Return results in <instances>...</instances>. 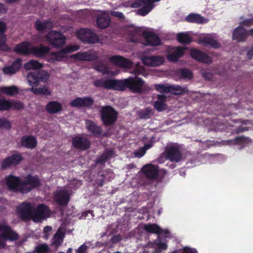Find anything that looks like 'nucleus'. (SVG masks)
<instances>
[{
  "label": "nucleus",
  "instance_id": "nucleus-48",
  "mask_svg": "<svg viewBox=\"0 0 253 253\" xmlns=\"http://www.w3.org/2000/svg\"><path fill=\"white\" fill-rule=\"evenodd\" d=\"M155 88L156 91L161 93H169V85L164 84H156Z\"/></svg>",
  "mask_w": 253,
  "mask_h": 253
},
{
  "label": "nucleus",
  "instance_id": "nucleus-58",
  "mask_svg": "<svg viewBox=\"0 0 253 253\" xmlns=\"http://www.w3.org/2000/svg\"><path fill=\"white\" fill-rule=\"evenodd\" d=\"M111 15L115 17L118 18L119 19H124L125 16L123 12L119 11H113L111 12Z\"/></svg>",
  "mask_w": 253,
  "mask_h": 253
},
{
  "label": "nucleus",
  "instance_id": "nucleus-19",
  "mask_svg": "<svg viewBox=\"0 0 253 253\" xmlns=\"http://www.w3.org/2000/svg\"><path fill=\"white\" fill-rule=\"evenodd\" d=\"M5 181L9 189L22 194V180L20 178L10 175L5 178Z\"/></svg>",
  "mask_w": 253,
  "mask_h": 253
},
{
  "label": "nucleus",
  "instance_id": "nucleus-27",
  "mask_svg": "<svg viewBox=\"0 0 253 253\" xmlns=\"http://www.w3.org/2000/svg\"><path fill=\"white\" fill-rule=\"evenodd\" d=\"M5 30V24L3 22H0V50L8 51L10 50V48L5 43L6 37L4 35Z\"/></svg>",
  "mask_w": 253,
  "mask_h": 253
},
{
  "label": "nucleus",
  "instance_id": "nucleus-11",
  "mask_svg": "<svg viewBox=\"0 0 253 253\" xmlns=\"http://www.w3.org/2000/svg\"><path fill=\"white\" fill-rule=\"evenodd\" d=\"M85 126L88 132L90 133L92 136L96 138L101 136L103 137H108L109 135L108 132H105L102 134V128L91 120H86L85 121Z\"/></svg>",
  "mask_w": 253,
  "mask_h": 253
},
{
  "label": "nucleus",
  "instance_id": "nucleus-24",
  "mask_svg": "<svg viewBox=\"0 0 253 253\" xmlns=\"http://www.w3.org/2000/svg\"><path fill=\"white\" fill-rule=\"evenodd\" d=\"M141 171L145 176L151 179H154L158 176V167L155 165L150 164L144 165Z\"/></svg>",
  "mask_w": 253,
  "mask_h": 253
},
{
  "label": "nucleus",
  "instance_id": "nucleus-32",
  "mask_svg": "<svg viewBox=\"0 0 253 253\" xmlns=\"http://www.w3.org/2000/svg\"><path fill=\"white\" fill-rule=\"evenodd\" d=\"M185 21L190 23L204 24L207 20L201 15L196 13H191L185 17Z\"/></svg>",
  "mask_w": 253,
  "mask_h": 253
},
{
  "label": "nucleus",
  "instance_id": "nucleus-8",
  "mask_svg": "<svg viewBox=\"0 0 253 253\" xmlns=\"http://www.w3.org/2000/svg\"><path fill=\"white\" fill-rule=\"evenodd\" d=\"M34 208L29 202H24L18 206L17 212L19 217L25 221H28L32 219Z\"/></svg>",
  "mask_w": 253,
  "mask_h": 253
},
{
  "label": "nucleus",
  "instance_id": "nucleus-14",
  "mask_svg": "<svg viewBox=\"0 0 253 253\" xmlns=\"http://www.w3.org/2000/svg\"><path fill=\"white\" fill-rule=\"evenodd\" d=\"M18 234L12 230L9 225L0 224V237L4 240L11 241H15L18 239Z\"/></svg>",
  "mask_w": 253,
  "mask_h": 253
},
{
  "label": "nucleus",
  "instance_id": "nucleus-50",
  "mask_svg": "<svg viewBox=\"0 0 253 253\" xmlns=\"http://www.w3.org/2000/svg\"><path fill=\"white\" fill-rule=\"evenodd\" d=\"M152 146H153V145L151 143L145 144L144 147L140 149L139 152L135 153V155L137 157H141L145 154L146 150L150 149Z\"/></svg>",
  "mask_w": 253,
  "mask_h": 253
},
{
  "label": "nucleus",
  "instance_id": "nucleus-13",
  "mask_svg": "<svg viewBox=\"0 0 253 253\" xmlns=\"http://www.w3.org/2000/svg\"><path fill=\"white\" fill-rule=\"evenodd\" d=\"M94 103V100L90 96H84L83 97H77L71 101L69 105L71 107L90 108Z\"/></svg>",
  "mask_w": 253,
  "mask_h": 253
},
{
  "label": "nucleus",
  "instance_id": "nucleus-51",
  "mask_svg": "<svg viewBox=\"0 0 253 253\" xmlns=\"http://www.w3.org/2000/svg\"><path fill=\"white\" fill-rule=\"evenodd\" d=\"M11 128V123L5 118H0V128L9 129Z\"/></svg>",
  "mask_w": 253,
  "mask_h": 253
},
{
  "label": "nucleus",
  "instance_id": "nucleus-1",
  "mask_svg": "<svg viewBox=\"0 0 253 253\" xmlns=\"http://www.w3.org/2000/svg\"><path fill=\"white\" fill-rule=\"evenodd\" d=\"M93 85L97 88L108 90L124 91L129 88L132 92L142 93L145 90V82L137 77H129L124 80L117 79H97L93 82Z\"/></svg>",
  "mask_w": 253,
  "mask_h": 253
},
{
  "label": "nucleus",
  "instance_id": "nucleus-63",
  "mask_svg": "<svg viewBox=\"0 0 253 253\" xmlns=\"http://www.w3.org/2000/svg\"><path fill=\"white\" fill-rule=\"evenodd\" d=\"M166 101V96L164 94H158L157 95V101L155 102H158L161 103H165Z\"/></svg>",
  "mask_w": 253,
  "mask_h": 253
},
{
  "label": "nucleus",
  "instance_id": "nucleus-43",
  "mask_svg": "<svg viewBox=\"0 0 253 253\" xmlns=\"http://www.w3.org/2000/svg\"><path fill=\"white\" fill-rule=\"evenodd\" d=\"M94 69L103 75H108L109 71L108 66L103 63L94 64Z\"/></svg>",
  "mask_w": 253,
  "mask_h": 253
},
{
  "label": "nucleus",
  "instance_id": "nucleus-5",
  "mask_svg": "<svg viewBox=\"0 0 253 253\" xmlns=\"http://www.w3.org/2000/svg\"><path fill=\"white\" fill-rule=\"evenodd\" d=\"M161 0H136L132 2L131 6L132 8H139L137 14L145 16L150 12L155 7L154 3L158 2Z\"/></svg>",
  "mask_w": 253,
  "mask_h": 253
},
{
  "label": "nucleus",
  "instance_id": "nucleus-64",
  "mask_svg": "<svg viewBox=\"0 0 253 253\" xmlns=\"http://www.w3.org/2000/svg\"><path fill=\"white\" fill-rule=\"evenodd\" d=\"M235 141L237 144L242 143L246 141V137L244 136H238L235 139Z\"/></svg>",
  "mask_w": 253,
  "mask_h": 253
},
{
  "label": "nucleus",
  "instance_id": "nucleus-41",
  "mask_svg": "<svg viewBox=\"0 0 253 253\" xmlns=\"http://www.w3.org/2000/svg\"><path fill=\"white\" fill-rule=\"evenodd\" d=\"M165 241V239L161 238H158L157 239L155 240L154 246L158 250L159 252L167 250V245Z\"/></svg>",
  "mask_w": 253,
  "mask_h": 253
},
{
  "label": "nucleus",
  "instance_id": "nucleus-52",
  "mask_svg": "<svg viewBox=\"0 0 253 253\" xmlns=\"http://www.w3.org/2000/svg\"><path fill=\"white\" fill-rule=\"evenodd\" d=\"M64 235L62 233L55 234L54 240L53 241V244L58 247L63 243Z\"/></svg>",
  "mask_w": 253,
  "mask_h": 253
},
{
  "label": "nucleus",
  "instance_id": "nucleus-34",
  "mask_svg": "<svg viewBox=\"0 0 253 253\" xmlns=\"http://www.w3.org/2000/svg\"><path fill=\"white\" fill-rule=\"evenodd\" d=\"M36 30L40 32H42L46 30H50L52 28L53 23L49 20H45L43 22L37 20L35 23Z\"/></svg>",
  "mask_w": 253,
  "mask_h": 253
},
{
  "label": "nucleus",
  "instance_id": "nucleus-53",
  "mask_svg": "<svg viewBox=\"0 0 253 253\" xmlns=\"http://www.w3.org/2000/svg\"><path fill=\"white\" fill-rule=\"evenodd\" d=\"M79 49V45L73 44V45H69L62 49V50L64 51L67 54L71 53L73 52H75L77 50Z\"/></svg>",
  "mask_w": 253,
  "mask_h": 253
},
{
  "label": "nucleus",
  "instance_id": "nucleus-37",
  "mask_svg": "<svg viewBox=\"0 0 253 253\" xmlns=\"http://www.w3.org/2000/svg\"><path fill=\"white\" fill-rule=\"evenodd\" d=\"M144 229L147 233H155L158 235L163 233V229L155 223L145 224Z\"/></svg>",
  "mask_w": 253,
  "mask_h": 253
},
{
  "label": "nucleus",
  "instance_id": "nucleus-62",
  "mask_svg": "<svg viewBox=\"0 0 253 253\" xmlns=\"http://www.w3.org/2000/svg\"><path fill=\"white\" fill-rule=\"evenodd\" d=\"M121 240L122 237L120 234H116L113 236L112 238H111V241H112L113 243H117L121 241Z\"/></svg>",
  "mask_w": 253,
  "mask_h": 253
},
{
  "label": "nucleus",
  "instance_id": "nucleus-16",
  "mask_svg": "<svg viewBox=\"0 0 253 253\" xmlns=\"http://www.w3.org/2000/svg\"><path fill=\"white\" fill-rule=\"evenodd\" d=\"M54 201L60 207H66L70 201L69 191L66 190H60L56 191L54 194Z\"/></svg>",
  "mask_w": 253,
  "mask_h": 253
},
{
  "label": "nucleus",
  "instance_id": "nucleus-21",
  "mask_svg": "<svg viewBox=\"0 0 253 253\" xmlns=\"http://www.w3.org/2000/svg\"><path fill=\"white\" fill-rule=\"evenodd\" d=\"M190 55L192 58L198 60L201 63L210 64L211 63V57L198 49H192L190 51Z\"/></svg>",
  "mask_w": 253,
  "mask_h": 253
},
{
  "label": "nucleus",
  "instance_id": "nucleus-23",
  "mask_svg": "<svg viewBox=\"0 0 253 253\" xmlns=\"http://www.w3.org/2000/svg\"><path fill=\"white\" fill-rule=\"evenodd\" d=\"M110 60L117 66L126 69H131L133 66L132 61L129 59L119 55L112 56L110 57Z\"/></svg>",
  "mask_w": 253,
  "mask_h": 253
},
{
  "label": "nucleus",
  "instance_id": "nucleus-39",
  "mask_svg": "<svg viewBox=\"0 0 253 253\" xmlns=\"http://www.w3.org/2000/svg\"><path fill=\"white\" fill-rule=\"evenodd\" d=\"M113 151L112 150H107L103 153L102 155H100L95 160V163L99 164H104L108 159L113 157Z\"/></svg>",
  "mask_w": 253,
  "mask_h": 253
},
{
  "label": "nucleus",
  "instance_id": "nucleus-60",
  "mask_svg": "<svg viewBox=\"0 0 253 253\" xmlns=\"http://www.w3.org/2000/svg\"><path fill=\"white\" fill-rule=\"evenodd\" d=\"M182 253H198V251L194 248L185 247L183 249Z\"/></svg>",
  "mask_w": 253,
  "mask_h": 253
},
{
  "label": "nucleus",
  "instance_id": "nucleus-12",
  "mask_svg": "<svg viewBox=\"0 0 253 253\" xmlns=\"http://www.w3.org/2000/svg\"><path fill=\"white\" fill-rule=\"evenodd\" d=\"M164 154L167 159L171 162L178 163L182 160V155L177 146L172 145L167 147Z\"/></svg>",
  "mask_w": 253,
  "mask_h": 253
},
{
  "label": "nucleus",
  "instance_id": "nucleus-7",
  "mask_svg": "<svg viewBox=\"0 0 253 253\" xmlns=\"http://www.w3.org/2000/svg\"><path fill=\"white\" fill-rule=\"evenodd\" d=\"M77 36L84 43L94 44L99 41L97 34L92 30L87 28H82L77 31Z\"/></svg>",
  "mask_w": 253,
  "mask_h": 253
},
{
  "label": "nucleus",
  "instance_id": "nucleus-6",
  "mask_svg": "<svg viewBox=\"0 0 253 253\" xmlns=\"http://www.w3.org/2000/svg\"><path fill=\"white\" fill-rule=\"evenodd\" d=\"M46 41L53 47L61 48L65 44L66 37L62 33L55 30L50 31L46 35Z\"/></svg>",
  "mask_w": 253,
  "mask_h": 253
},
{
  "label": "nucleus",
  "instance_id": "nucleus-2",
  "mask_svg": "<svg viewBox=\"0 0 253 253\" xmlns=\"http://www.w3.org/2000/svg\"><path fill=\"white\" fill-rule=\"evenodd\" d=\"M142 37L144 39L145 45L155 46L161 44V39L153 32L144 31L139 27L128 31V39L130 42L141 43Z\"/></svg>",
  "mask_w": 253,
  "mask_h": 253
},
{
  "label": "nucleus",
  "instance_id": "nucleus-20",
  "mask_svg": "<svg viewBox=\"0 0 253 253\" xmlns=\"http://www.w3.org/2000/svg\"><path fill=\"white\" fill-rule=\"evenodd\" d=\"M248 30L241 26H238L233 30L232 40L238 42H245L248 39Z\"/></svg>",
  "mask_w": 253,
  "mask_h": 253
},
{
  "label": "nucleus",
  "instance_id": "nucleus-49",
  "mask_svg": "<svg viewBox=\"0 0 253 253\" xmlns=\"http://www.w3.org/2000/svg\"><path fill=\"white\" fill-rule=\"evenodd\" d=\"M49 249L48 246L45 244H42L37 246L35 249V252L36 253H47Z\"/></svg>",
  "mask_w": 253,
  "mask_h": 253
},
{
  "label": "nucleus",
  "instance_id": "nucleus-18",
  "mask_svg": "<svg viewBox=\"0 0 253 253\" xmlns=\"http://www.w3.org/2000/svg\"><path fill=\"white\" fill-rule=\"evenodd\" d=\"M142 63L149 67H158L165 62L164 57L161 55L145 56L142 58Z\"/></svg>",
  "mask_w": 253,
  "mask_h": 253
},
{
  "label": "nucleus",
  "instance_id": "nucleus-22",
  "mask_svg": "<svg viewBox=\"0 0 253 253\" xmlns=\"http://www.w3.org/2000/svg\"><path fill=\"white\" fill-rule=\"evenodd\" d=\"M198 44L205 46H210L214 48H218L220 47L219 43L216 40L213 39L211 35H207L199 37L197 40Z\"/></svg>",
  "mask_w": 253,
  "mask_h": 253
},
{
  "label": "nucleus",
  "instance_id": "nucleus-44",
  "mask_svg": "<svg viewBox=\"0 0 253 253\" xmlns=\"http://www.w3.org/2000/svg\"><path fill=\"white\" fill-rule=\"evenodd\" d=\"M153 115L152 109L150 107L145 108L139 112V116L140 118L143 119H148L150 118Z\"/></svg>",
  "mask_w": 253,
  "mask_h": 253
},
{
  "label": "nucleus",
  "instance_id": "nucleus-46",
  "mask_svg": "<svg viewBox=\"0 0 253 253\" xmlns=\"http://www.w3.org/2000/svg\"><path fill=\"white\" fill-rule=\"evenodd\" d=\"M7 158L13 163V166L17 165L19 162L23 160V157L19 154H13Z\"/></svg>",
  "mask_w": 253,
  "mask_h": 253
},
{
  "label": "nucleus",
  "instance_id": "nucleus-56",
  "mask_svg": "<svg viewBox=\"0 0 253 253\" xmlns=\"http://www.w3.org/2000/svg\"><path fill=\"white\" fill-rule=\"evenodd\" d=\"M11 166H13V163L7 158L3 160L1 163V167L2 169H6Z\"/></svg>",
  "mask_w": 253,
  "mask_h": 253
},
{
  "label": "nucleus",
  "instance_id": "nucleus-26",
  "mask_svg": "<svg viewBox=\"0 0 253 253\" xmlns=\"http://www.w3.org/2000/svg\"><path fill=\"white\" fill-rule=\"evenodd\" d=\"M111 19L108 14H98L96 17V25L98 28L104 29L110 25Z\"/></svg>",
  "mask_w": 253,
  "mask_h": 253
},
{
  "label": "nucleus",
  "instance_id": "nucleus-28",
  "mask_svg": "<svg viewBox=\"0 0 253 253\" xmlns=\"http://www.w3.org/2000/svg\"><path fill=\"white\" fill-rule=\"evenodd\" d=\"M22 60L21 58H18L9 66H5L3 68V73L6 75H12L15 74L21 66Z\"/></svg>",
  "mask_w": 253,
  "mask_h": 253
},
{
  "label": "nucleus",
  "instance_id": "nucleus-29",
  "mask_svg": "<svg viewBox=\"0 0 253 253\" xmlns=\"http://www.w3.org/2000/svg\"><path fill=\"white\" fill-rule=\"evenodd\" d=\"M71 58L77 60L91 61L95 59L97 56L88 51H84L74 54L71 55Z\"/></svg>",
  "mask_w": 253,
  "mask_h": 253
},
{
  "label": "nucleus",
  "instance_id": "nucleus-31",
  "mask_svg": "<svg viewBox=\"0 0 253 253\" xmlns=\"http://www.w3.org/2000/svg\"><path fill=\"white\" fill-rule=\"evenodd\" d=\"M62 110V105L60 102L55 101H50L47 103L46 110L50 114H55Z\"/></svg>",
  "mask_w": 253,
  "mask_h": 253
},
{
  "label": "nucleus",
  "instance_id": "nucleus-40",
  "mask_svg": "<svg viewBox=\"0 0 253 253\" xmlns=\"http://www.w3.org/2000/svg\"><path fill=\"white\" fill-rule=\"evenodd\" d=\"M177 41L179 43L184 44H189L192 42V38L188 33H181L177 34Z\"/></svg>",
  "mask_w": 253,
  "mask_h": 253
},
{
  "label": "nucleus",
  "instance_id": "nucleus-55",
  "mask_svg": "<svg viewBox=\"0 0 253 253\" xmlns=\"http://www.w3.org/2000/svg\"><path fill=\"white\" fill-rule=\"evenodd\" d=\"M153 106H154L155 109L159 112H162L166 109V104L165 103L155 102Z\"/></svg>",
  "mask_w": 253,
  "mask_h": 253
},
{
  "label": "nucleus",
  "instance_id": "nucleus-25",
  "mask_svg": "<svg viewBox=\"0 0 253 253\" xmlns=\"http://www.w3.org/2000/svg\"><path fill=\"white\" fill-rule=\"evenodd\" d=\"M21 146L29 149H35L37 145L36 138L33 135H23L20 139Z\"/></svg>",
  "mask_w": 253,
  "mask_h": 253
},
{
  "label": "nucleus",
  "instance_id": "nucleus-3",
  "mask_svg": "<svg viewBox=\"0 0 253 253\" xmlns=\"http://www.w3.org/2000/svg\"><path fill=\"white\" fill-rule=\"evenodd\" d=\"M48 77L49 75L44 70L36 71L28 73L26 77L27 80H28L29 84L32 86L29 90L34 93V94L50 95L51 92L46 86L39 88L34 87L39 86L40 82H46Z\"/></svg>",
  "mask_w": 253,
  "mask_h": 253
},
{
  "label": "nucleus",
  "instance_id": "nucleus-30",
  "mask_svg": "<svg viewBox=\"0 0 253 253\" xmlns=\"http://www.w3.org/2000/svg\"><path fill=\"white\" fill-rule=\"evenodd\" d=\"M29 42H25L16 45L13 52L20 55H28L31 54V48L29 47Z\"/></svg>",
  "mask_w": 253,
  "mask_h": 253
},
{
  "label": "nucleus",
  "instance_id": "nucleus-54",
  "mask_svg": "<svg viewBox=\"0 0 253 253\" xmlns=\"http://www.w3.org/2000/svg\"><path fill=\"white\" fill-rule=\"evenodd\" d=\"M9 110V101L5 99H0V111Z\"/></svg>",
  "mask_w": 253,
  "mask_h": 253
},
{
  "label": "nucleus",
  "instance_id": "nucleus-4",
  "mask_svg": "<svg viewBox=\"0 0 253 253\" xmlns=\"http://www.w3.org/2000/svg\"><path fill=\"white\" fill-rule=\"evenodd\" d=\"M100 112L101 121L104 126H110L116 123L118 113L113 107L105 106L102 107Z\"/></svg>",
  "mask_w": 253,
  "mask_h": 253
},
{
  "label": "nucleus",
  "instance_id": "nucleus-15",
  "mask_svg": "<svg viewBox=\"0 0 253 253\" xmlns=\"http://www.w3.org/2000/svg\"><path fill=\"white\" fill-rule=\"evenodd\" d=\"M186 49L187 48L186 47L174 46L171 47L169 53L167 54V59L172 62H176L184 55Z\"/></svg>",
  "mask_w": 253,
  "mask_h": 253
},
{
  "label": "nucleus",
  "instance_id": "nucleus-42",
  "mask_svg": "<svg viewBox=\"0 0 253 253\" xmlns=\"http://www.w3.org/2000/svg\"><path fill=\"white\" fill-rule=\"evenodd\" d=\"M0 91L4 94L9 96H13L18 93V88L14 85L2 87L0 88Z\"/></svg>",
  "mask_w": 253,
  "mask_h": 253
},
{
  "label": "nucleus",
  "instance_id": "nucleus-35",
  "mask_svg": "<svg viewBox=\"0 0 253 253\" xmlns=\"http://www.w3.org/2000/svg\"><path fill=\"white\" fill-rule=\"evenodd\" d=\"M67 53L61 49L58 51L52 52L50 53V57L49 58L50 62L53 63L55 61L61 62L63 58H65Z\"/></svg>",
  "mask_w": 253,
  "mask_h": 253
},
{
  "label": "nucleus",
  "instance_id": "nucleus-45",
  "mask_svg": "<svg viewBox=\"0 0 253 253\" xmlns=\"http://www.w3.org/2000/svg\"><path fill=\"white\" fill-rule=\"evenodd\" d=\"M169 90L173 94H182L187 92V88H183L180 85H169Z\"/></svg>",
  "mask_w": 253,
  "mask_h": 253
},
{
  "label": "nucleus",
  "instance_id": "nucleus-57",
  "mask_svg": "<svg viewBox=\"0 0 253 253\" xmlns=\"http://www.w3.org/2000/svg\"><path fill=\"white\" fill-rule=\"evenodd\" d=\"M240 24L246 27L253 25V18L251 19H245L241 22Z\"/></svg>",
  "mask_w": 253,
  "mask_h": 253
},
{
  "label": "nucleus",
  "instance_id": "nucleus-61",
  "mask_svg": "<svg viewBox=\"0 0 253 253\" xmlns=\"http://www.w3.org/2000/svg\"><path fill=\"white\" fill-rule=\"evenodd\" d=\"M87 246L85 244L81 246L76 250V253H86Z\"/></svg>",
  "mask_w": 253,
  "mask_h": 253
},
{
  "label": "nucleus",
  "instance_id": "nucleus-59",
  "mask_svg": "<svg viewBox=\"0 0 253 253\" xmlns=\"http://www.w3.org/2000/svg\"><path fill=\"white\" fill-rule=\"evenodd\" d=\"M105 176L104 174H101L100 175V178L97 179V184L98 186L101 187H102L104 183H105Z\"/></svg>",
  "mask_w": 253,
  "mask_h": 253
},
{
  "label": "nucleus",
  "instance_id": "nucleus-38",
  "mask_svg": "<svg viewBox=\"0 0 253 253\" xmlns=\"http://www.w3.org/2000/svg\"><path fill=\"white\" fill-rule=\"evenodd\" d=\"M42 64L40 63L39 61L36 60H31V61L27 62L26 64L24 65V68L26 70H30L33 69L34 71H42V70H36V69H42Z\"/></svg>",
  "mask_w": 253,
  "mask_h": 253
},
{
  "label": "nucleus",
  "instance_id": "nucleus-36",
  "mask_svg": "<svg viewBox=\"0 0 253 253\" xmlns=\"http://www.w3.org/2000/svg\"><path fill=\"white\" fill-rule=\"evenodd\" d=\"M176 75L183 80H191L193 78L192 72L187 68H180L176 70Z\"/></svg>",
  "mask_w": 253,
  "mask_h": 253
},
{
  "label": "nucleus",
  "instance_id": "nucleus-17",
  "mask_svg": "<svg viewBox=\"0 0 253 253\" xmlns=\"http://www.w3.org/2000/svg\"><path fill=\"white\" fill-rule=\"evenodd\" d=\"M72 145L74 148L81 151H85L89 148L90 143L86 137L76 136L72 139Z\"/></svg>",
  "mask_w": 253,
  "mask_h": 253
},
{
  "label": "nucleus",
  "instance_id": "nucleus-10",
  "mask_svg": "<svg viewBox=\"0 0 253 253\" xmlns=\"http://www.w3.org/2000/svg\"><path fill=\"white\" fill-rule=\"evenodd\" d=\"M49 207L44 204H40L37 209H34L32 220L35 222H42L45 218L49 217Z\"/></svg>",
  "mask_w": 253,
  "mask_h": 253
},
{
  "label": "nucleus",
  "instance_id": "nucleus-9",
  "mask_svg": "<svg viewBox=\"0 0 253 253\" xmlns=\"http://www.w3.org/2000/svg\"><path fill=\"white\" fill-rule=\"evenodd\" d=\"M41 185L39 178L36 176L30 174H28L22 180V194H26L36 187H39Z\"/></svg>",
  "mask_w": 253,
  "mask_h": 253
},
{
  "label": "nucleus",
  "instance_id": "nucleus-33",
  "mask_svg": "<svg viewBox=\"0 0 253 253\" xmlns=\"http://www.w3.org/2000/svg\"><path fill=\"white\" fill-rule=\"evenodd\" d=\"M49 51V47L41 45L39 47L34 46L31 47V54L36 56L37 57H43L48 54Z\"/></svg>",
  "mask_w": 253,
  "mask_h": 253
},
{
  "label": "nucleus",
  "instance_id": "nucleus-47",
  "mask_svg": "<svg viewBox=\"0 0 253 253\" xmlns=\"http://www.w3.org/2000/svg\"><path fill=\"white\" fill-rule=\"evenodd\" d=\"M23 103L20 101H9V109L20 110L23 109Z\"/></svg>",
  "mask_w": 253,
  "mask_h": 253
}]
</instances>
